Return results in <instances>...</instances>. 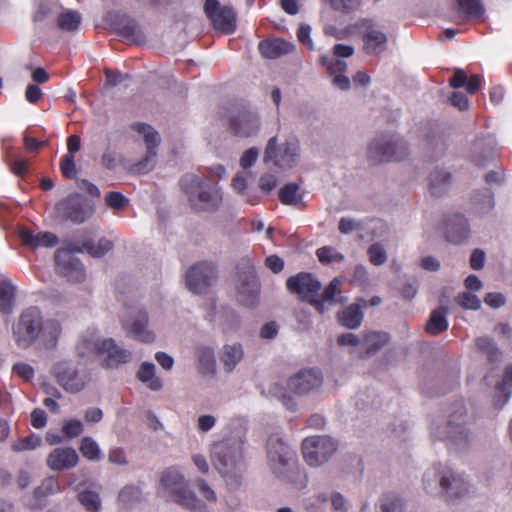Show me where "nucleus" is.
Here are the masks:
<instances>
[{
	"label": "nucleus",
	"instance_id": "1",
	"mask_svg": "<svg viewBox=\"0 0 512 512\" xmlns=\"http://www.w3.org/2000/svg\"><path fill=\"white\" fill-rule=\"evenodd\" d=\"M57 320H44L42 312L35 306L24 309L12 325V338L21 349L30 348L36 341L47 349L54 348L61 335Z\"/></svg>",
	"mask_w": 512,
	"mask_h": 512
},
{
	"label": "nucleus",
	"instance_id": "15",
	"mask_svg": "<svg viewBox=\"0 0 512 512\" xmlns=\"http://www.w3.org/2000/svg\"><path fill=\"white\" fill-rule=\"evenodd\" d=\"M135 129L144 136V141L147 147L145 157L131 166L130 172L133 174H146L151 171L156 163V148L159 145L160 139L158 133L149 125L138 123Z\"/></svg>",
	"mask_w": 512,
	"mask_h": 512
},
{
	"label": "nucleus",
	"instance_id": "59",
	"mask_svg": "<svg viewBox=\"0 0 512 512\" xmlns=\"http://www.w3.org/2000/svg\"><path fill=\"white\" fill-rule=\"evenodd\" d=\"M13 372L19 377L29 381L34 377V369L32 366L26 363H16L13 366Z\"/></svg>",
	"mask_w": 512,
	"mask_h": 512
},
{
	"label": "nucleus",
	"instance_id": "34",
	"mask_svg": "<svg viewBox=\"0 0 512 512\" xmlns=\"http://www.w3.org/2000/svg\"><path fill=\"white\" fill-rule=\"evenodd\" d=\"M447 309L440 307L434 310L426 324V331L431 335H438L448 328V322L446 319Z\"/></svg>",
	"mask_w": 512,
	"mask_h": 512
},
{
	"label": "nucleus",
	"instance_id": "22",
	"mask_svg": "<svg viewBox=\"0 0 512 512\" xmlns=\"http://www.w3.org/2000/svg\"><path fill=\"white\" fill-rule=\"evenodd\" d=\"M78 461L79 456L74 448L58 447L49 453L46 463L51 470L62 471L74 468Z\"/></svg>",
	"mask_w": 512,
	"mask_h": 512
},
{
	"label": "nucleus",
	"instance_id": "2",
	"mask_svg": "<svg viewBox=\"0 0 512 512\" xmlns=\"http://www.w3.org/2000/svg\"><path fill=\"white\" fill-rule=\"evenodd\" d=\"M210 458L214 468L230 488L236 489L241 485L244 461L242 447L237 441L215 442L210 449Z\"/></svg>",
	"mask_w": 512,
	"mask_h": 512
},
{
	"label": "nucleus",
	"instance_id": "50",
	"mask_svg": "<svg viewBox=\"0 0 512 512\" xmlns=\"http://www.w3.org/2000/svg\"><path fill=\"white\" fill-rule=\"evenodd\" d=\"M369 260L373 265L379 266L386 262L387 254L379 243L372 244L368 249Z\"/></svg>",
	"mask_w": 512,
	"mask_h": 512
},
{
	"label": "nucleus",
	"instance_id": "62",
	"mask_svg": "<svg viewBox=\"0 0 512 512\" xmlns=\"http://www.w3.org/2000/svg\"><path fill=\"white\" fill-rule=\"evenodd\" d=\"M360 223L356 222L352 218L343 217L339 221L338 229L342 234H349L354 230L360 229Z\"/></svg>",
	"mask_w": 512,
	"mask_h": 512
},
{
	"label": "nucleus",
	"instance_id": "12",
	"mask_svg": "<svg viewBox=\"0 0 512 512\" xmlns=\"http://www.w3.org/2000/svg\"><path fill=\"white\" fill-rule=\"evenodd\" d=\"M52 372L58 384L70 393L80 392L90 381L89 374L85 369H80L67 361L56 363Z\"/></svg>",
	"mask_w": 512,
	"mask_h": 512
},
{
	"label": "nucleus",
	"instance_id": "58",
	"mask_svg": "<svg viewBox=\"0 0 512 512\" xmlns=\"http://www.w3.org/2000/svg\"><path fill=\"white\" fill-rule=\"evenodd\" d=\"M196 486L202 496L209 502L215 503L217 501V495L215 491L206 483L203 479L196 481Z\"/></svg>",
	"mask_w": 512,
	"mask_h": 512
},
{
	"label": "nucleus",
	"instance_id": "9",
	"mask_svg": "<svg viewBox=\"0 0 512 512\" xmlns=\"http://www.w3.org/2000/svg\"><path fill=\"white\" fill-rule=\"evenodd\" d=\"M438 477L441 490L450 500L462 498L469 493L470 486L467 481L449 469L441 472L440 476L435 469L427 471L423 477L425 489L430 490Z\"/></svg>",
	"mask_w": 512,
	"mask_h": 512
},
{
	"label": "nucleus",
	"instance_id": "43",
	"mask_svg": "<svg viewBox=\"0 0 512 512\" xmlns=\"http://www.w3.org/2000/svg\"><path fill=\"white\" fill-rule=\"evenodd\" d=\"M388 335L382 332H369L364 337L367 353H374L388 342Z\"/></svg>",
	"mask_w": 512,
	"mask_h": 512
},
{
	"label": "nucleus",
	"instance_id": "30",
	"mask_svg": "<svg viewBox=\"0 0 512 512\" xmlns=\"http://www.w3.org/2000/svg\"><path fill=\"white\" fill-rule=\"evenodd\" d=\"M155 372L156 367L152 362H143L136 373V377L149 389L159 391L162 388V381L155 375Z\"/></svg>",
	"mask_w": 512,
	"mask_h": 512
},
{
	"label": "nucleus",
	"instance_id": "7",
	"mask_svg": "<svg viewBox=\"0 0 512 512\" xmlns=\"http://www.w3.org/2000/svg\"><path fill=\"white\" fill-rule=\"evenodd\" d=\"M235 278L236 297L239 303L253 307L258 303L260 283L257 278L254 264L248 257L241 258L236 266Z\"/></svg>",
	"mask_w": 512,
	"mask_h": 512
},
{
	"label": "nucleus",
	"instance_id": "14",
	"mask_svg": "<svg viewBox=\"0 0 512 512\" xmlns=\"http://www.w3.org/2000/svg\"><path fill=\"white\" fill-rule=\"evenodd\" d=\"M204 12L215 30L224 34L235 31L236 13L231 7L220 5L218 0H206Z\"/></svg>",
	"mask_w": 512,
	"mask_h": 512
},
{
	"label": "nucleus",
	"instance_id": "48",
	"mask_svg": "<svg viewBox=\"0 0 512 512\" xmlns=\"http://www.w3.org/2000/svg\"><path fill=\"white\" fill-rule=\"evenodd\" d=\"M41 438L37 435H29L12 443V450L15 452L34 450L41 445Z\"/></svg>",
	"mask_w": 512,
	"mask_h": 512
},
{
	"label": "nucleus",
	"instance_id": "49",
	"mask_svg": "<svg viewBox=\"0 0 512 512\" xmlns=\"http://www.w3.org/2000/svg\"><path fill=\"white\" fill-rule=\"evenodd\" d=\"M320 63L327 69L329 74H343L347 70V64L345 61L334 59L329 56H322Z\"/></svg>",
	"mask_w": 512,
	"mask_h": 512
},
{
	"label": "nucleus",
	"instance_id": "46",
	"mask_svg": "<svg viewBox=\"0 0 512 512\" xmlns=\"http://www.w3.org/2000/svg\"><path fill=\"white\" fill-rule=\"evenodd\" d=\"M404 506V500L400 496L387 494L381 499L380 509L382 512H402Z\"/></svg>",
	"mask_w": 512,
	"mask_h": 512
},
{
	"label": "nucleus",
	"instance_id": "52",
	"mask_svg": "<svg viewBox=\"0 0 512 512\" xmlns=\"http://www.w3.org/2000/svg\"><path fill=\"white\" fill-rule=\"evenodd\" d=\"M105 202L112 209H122L128 204L129 200L122 193L111 191L106 194Z\"/></svg>",
	"mask_w": 512,
	"mask_h": 512
},
{
	"label": "nucleus",
	"instance_id": "57",
	"mask_svg": "<svg viewBox=\"0 0 512 512\" xmlns=\"http://www.w3.org/2000/svg\"><path fill=\"white\" fill-rule=\"evenodd\" d=\"M311 27L307 24L300 25L297 31L298 40L303 43L308 49L313 50L314 44L310 37Z\"/></svg>",
	"mask_w": 512,
	"mask_h": 512
},
{
	"label": "nucleus",
	"instance_id": "3",
	"mask_svg": "<svg viewBox=\"0 0 512 512\" xmlns=\"http://www.w3.org/2000/svg\"><path fill=\"white\" fill-rule=\"evenodd\" d=\"M180 186L188 195L189 202L195 211L214 212L222 203L220 188L197 175H184L180 180Z\"/></svg>",
	"mask_w": 512,
	"mask_h": 512
},
{
	"label": "nucleus",
	"instance_id": "28",
	"mask_svg": "<svg viewBox=\"0 0 512 512\" xmlns=\"http://www.w3.org/2000/svg\"><path fill=\"white\" fill-rule=\"evenodd\" d=\"M339 323L347 329H357L363 320V312L358 303H353L337 315Z\"/></svg>",
	"mask_w": 512,
	"mask_h": 512
},
{
	"label": "nucleus",
	"instance_id": "26",
	"mask_svg": "<svg viewBox=\"0 0 512 512\" xmlns=\"http://www.w3.org/2000/svg\"><path fill=\"white\" fill-rule=\"evenodd\" d=\"M469 236L467 219L462 215H455L447 222L446 237L448 241L456 244L464 242Z\"/></svg>",
	"mask_w": 512,
	"mask_h": 512
},
{
	"label": "nucleus",
	"instance_id": "35",
	"mask_svg": "<svg viewBox=\"0 0 512 512\" xmlns=\"http://www.w3.org/2000/svg\"><path fill=\"white\" fill-rule=\"evenodd\" d=\"M199 370L202 374L213 375L216 371V359L212 348L201 346L197 349Z\"/></svg>",
	"mask_w": 512,
	"mask_h": 512
},
{
	"label": "nucleus",
	"instance_id": "41",
	"mask_svg": "<svg viewBox=\"0 0 512 512\" xmlns=\"http://www.w3.org/2000/svg\"><path fill=\"white\" fill-rule=\"evenodd\" d=\"M79 450L81 454L91 461H97L101 458V450L99 445L92 437H83Z\"/></svg>",
	"mask_w": 512,
	"mask_h": 512
},
{
	"label": "nucleus",
	"instance_id": "4",
	"mask_svg": "<svg viewBox=\"0 0 512 512\" xmlns=\"http://www.w3.org/2000/svg\"><path fill=\"white\" fill-rule=\"evenodd\" d=\"M160 489L187 509L194 512H205L206 510V506L189 489L184 475L176 467H169L163 471L160 478Z\"/></svg>",
	"mask_w": 512,
	"mask_h": 512
},
{
	"label": "nucleus",
	"instance_id": "56",
	"mask_svg": "<svg viewBox=\"0 0 512 512\" xmlns=\"http://www.w3.org/2000/svg\"><path fill=\"white\" fill-rule=\"evenodd\" d=\"M258 156H259V151L257 148H255V147L249 148L242 154V156L240 158L241 167L243 169H248V168L252 167L256 163Z\"/></svg>",
	"mask_w": 512,
	"mask_h": 512
},
{
	"label": "nucleus",
	"instance_id": "37",
	"mask_svg": "<svg viewBox=\"0 0 512 512\" xmlns=\"http://www.w3.org/2000/svg\"><path fill=\"white\" fill-rule=\"evenodd\" d=\"M82 21L80 13L72 10H65L57 17V27L64 32H75Z\"/></svg>",
	"mask_w": 512,
	"mask_h": 512
},
{
	"label": "nucleus",
	"instance_id": "45",
	"mask_svg": "<svg viewBox=\"0 0 512 512\" xmlns=\"http://www.w3.org/2000/svg\"><path fill=\"white\" fill-rule=\"evenodd\" d=\"M316 256L322 264L339 263L344 260V255L331 246H324L317 249Z\"/></svg>",
	"mask_w": 512,
	"mask_h": 512
},
{
	"label": "nucleus",
	"instance_id": "60",
	"mask_svg": "<svg viewBox=\"0 0 512 512\" xmlns=\"http://www.w3.org/2000/svg\"><path fill=\"white\" fill-rule=\"evenodd\" d=\"M258 186L261 191L269 193L277 186V178L272 174H263L259 178Z\"/></svg>",
	"mask_w": 512,
	"mask_h": 512
},
{
	"label": "nucleus",
	"instance_id": "39",
	"mask_svg": "<svg viewBox=\"0 0 512 512\" xmlns=\"http://www.w3.org/2000/svg\"><path fill=\"white\" fill-rule=\"evenodd\" d=\"M472 202L475 206V210L479 214H484L489 212L494 207V199L491 191L487 188L483 189L480 192H477L473 198Z\"/></svg>",
	"mask_w": 512,
	"mask_h": 512
},
{
	"label": "nucleus",
	"instance_id": "63",
	"mask_svg": "<svg viewBox=\"0 0 512 512\" xmlns=\"http://www.w3.org/2000/svg\"><path fill=\"white\" fill-rule=\"evenodd\" d=\"M139 495V490L133 486L124 487L119 493V500L125 504L132 502L134 499H137Z\"/></svg>",
	"mask_w": 512,
	"mask_h": 512
},
{
	"label": "nucleus",
	"instance_id": "13",
	"mask_svg": "<svg viewBox=\"0 0 512 512\" xmlns=\"http://www.w3.org/2000/svg\"><path fill=\"white\" fill-rule=\"evenodd\" d=\"M299 158V145L296 141L285 142L281 147L277 148V137L269 139L265 152L264 162H274V165L279 168L292 167Z\"/></svg>",
	"mask_w": 512,
	"mask_h": 512
},
{
	"label": "nucleus",
	"instance_id": "23",
	"mask_svg": "<svg viewBox=\"0 0 512 512\" xmlns=\"http://www.w3.org/2000/svg\"><path fill=\"white\" fill-rule=\"evenodd\" d=\"M445 438L457 446H464L468 443L469 431L466 428V414L463 411L450 415Z\"/></svg>",
	"mask_w": 512,
	"mask_h": 512
},
{
	"label": "nucleus",
	"instance_id": "6",
	"mask_svg": "<svg viewBox=\"0 0 512 512\" xmlns=\"http://www.w3.org/2000/svg\"><path fill=\"white\" fill-rule=\"evenodd\" d=\"M408 155V145L399 135H380L368 145L367 157L374 163L400 161Z\"/></svg>",
	"mask_w": 512,
	"mask_h": 512
},
{
	"label": "nucleus",
	"instance_id": "33",
	"mask_svg": "<svg viewBox=\"0 0 512 512\" xmlns=\"http://www.w3.org/2000/svg\"><path fill=\"white\" fill-rule=\"evenodd\" d=\"M58 210L63 216L74 223H83L86 219L80 204L74 199H66L58 204Z\"/></svg>",
	"mask_w": 512,
	"mask_h": 512
},
{
	"label": "nucleus",
	"instance_id": "31",
	"mask_svg": "<svg viewBox=\"0 0 512 512\" xmlns=\"http://www.w3.org/2000/svg\"><path fill=\"white\" fill-rule=\"evenodd\" d=\"M244 352L240 344L224 345L220 354V360L223 362L226 371L231 372L242 360Z\"/></svg>",
	"mask_w": 512,
	"mask_h": 512
},
{
	"label": "nucleus",
	"instance_id": "8",
	"mask_svg": "<svg viewBox=\"0 0 512 512\" xmlns=\"http://www.w3.org/2000/svg\"><path fill=\"white\" fill-rule=\"evenodd\" d=\"M286 288L291 294L297 295L300 300L312 305L318 313H325L326 308L322 305V301L317 300L321 282L313 274L299 272L290 276L286 281Z\"/></svg>",
	"mask_w": 512,
	"mask_h": 512
},
{
	"label": "nucleus",
	"instance_id": "53",
	"mask_svg": "<svg viewBox=\"0 0 512 512\" xmlns=\"http://www.w3.org/2000/svg\"><path fill=\"white\" fill-rule=\"evenodd\" d=\"M333 9L350 13L357 10L361 5V0H329Z\"/></svg>",
	"mask_w": 512,
	"mask_h": 512
},
{
	"label": "nucleus",
	"instance_id": "21",
	"mask_svg": "<svg viewBox=\"0 0 512 512\" xmlns=\"http://www.w3.org/2000/svg\"><path fill=\"white\" fill-rule=\"evenodd\" d=\"M361 27L364 29L363 42L366 53L378 55L386 50L387 36L384 32L375 29L371 20H363Z\"/></svg>",
	"mask_w": 512,
	"mask_h": 512
},
{
	"label": "nucleus",
	"instance_id": "27",
	"mask_svg": "<svg viewBox=\"0 0 512 512\" xmlns=\"http://www.w3.org/2000/svg\"><path fill=\"white\" fill-rule=\"evenodd\" d=\"M116 29L118 34L129 43L141 45L146 42L144 33L132 19H123Z\"/></svg>",
	"mask_w": 512,
	"mask_h": 512
},
{
	"label": "nucleus",
	"instance_id": "55",
	"mask_svg": "<svg viewBox=\"0 0 512 512\" xmlns=\"http://www.w3.org/2000/svg\"><path fill=\"white\" fill-rule=\"evenodd\" d=\"M62 432L68 438H75L83 432V425L80 420L72 419L63 425Z\"/></svg>",
	"mask_w": 512,
	"mask_h": 512
},
{
	"label": "nucleus",
	"instance_id": "54",
	"mask_svg": "<svg viewBox=\"0 0 512 512\" xmlns=\"http://www.w3.org/2000/svg\"><path fill=\"white\" fill-rule=\"evenodd\" d=\"M457 302L465 309L477 310L481 302L478 297L470 292H464L458 295Z\"/></svg>",
	"mask_w": 512,
	"mask_h": 512
},
{
	"label": "nucleus",
	"instance_id": "18",
	"mask_svg": "<svg viewBox=\"0 0 512 512\" xmlns=\"http://www.w3.org/2000/svg\"><path fill=\"white\" fill-rule=\"evenodd\" d=\"M72 245L67 250H58L55 256L56 269L59 274L71 282H83L85 270L82 263L73 255Z\"/></svg>",
	"mask_w": 512,
	"mask_h": 512
},
{
	"label": "nucleus",
	"instance_id": "51",
	"mask_svg": "<svg viewBox=\"0 0 512 512\" xmlns=\"http://www.w3.org/2000/svg\"><path fill=\"white\" fill-rule=\"evenodd\" d=\"M60 169L64 177L73 179L76 177L77 169L72 154H65L60 162Z\"/></svg>",
	"mask_w": 512,
	"mask_h": 512
},
{
	"label": "nucleus",
	"instance_id": "38",
	"mask_svg": "<svg viewBox=\"0 0 512 512\" xmlns=\"http://www.w3.org/2000/svg\"><path fill=\"white\" fill-rule=\"evenodd\" d=\"M457 11L469 18H481L484 8L479 0H456Z\"/></svg>",
	"mask_w": 512,
	"mask_h": 512
},
{
	"label": "nucleus",
	"instance_id": "36",
	"mask_svg": "<svg viewBox=\"0 0 512 512\" xmlns=\"http://www.w3.org/2000/svg\"><path fill=\"white\" fill-rule=\"evenodd\" d=\"M342 281L339 278H333L330 283L325 287L320 296L317 295V300L322 301V305L326 308L325 304L335 305L342 303L344 299L340 296L339 287Z\"/></svg>",
	"mask_w": 512,
	"mask_h": 512
},
{
	"label": "nucleus",
	"instance_id": "20",
	"mask_svg": "<svg viewBox=\"0 0 512 512\" xmlns=\"http://www.w3.org/2000/svg\"><path fill=\"white\" fill-rule=\"evenodd\" d=\"M323 384L322 373L316 369H304L291 376L287 381L290 392L303 396L319 389Z\"/></svg>",
	"mask_w": 512,
	"mask_h": 512
},
{
	"label": "nucleus",
	"instance_id": "64",
	"mask_svg": "<svg viewBox=\"0 0 512 512\" xmlns=\"http://www.w3.org/2000/svg\"><path fill=\"white\" fill-rule=\"evenodd\" d=\"M265 266L273 273H279L284 268V261L277 255H270L265 259Z\"/></svg>",
	"mask_w": 512,
	"mask_h": 512
},
{
	"label": "nucleus",
	"instance_id": "17",
	"mask_svg": "<svg viewBox=\"0 0 512 512\" xmlns=\"http://www.w3.org/2000/svg\"><path fill=\"white\" fill-rule=\"evenodd\" d=\"M94 348L103 357V366L106 368H117L132 359L131 351L118 346L111 338L98 340Z\"/></svg>",
	"mask_w": 512,
	"mask_h": 512
},
{
	"label": "nucleus",
	"instance_id": "32",
	"mask_svg": "<svg viewBox=\"0 0 512 512\" xmlns=\"http://www.w3.org/2000/svg\"><path fill=\"white\" fill-rule=\"evenodd\" d=\"M16 288L9 279L0 280V312L10 314L15 303Z\"/></svg>",
	"mask_w": 512,
	"mask_h": 512
},
{
	"label": "nucleus",
	"instance_id": "10",
	"mask_svg": "<svg viewBox=\"0 0 512 512\" xmlns=\"http://www.w3.org/2000/svg\"><path fill=\"white\" fill-rule=\"evenodd\" d=\"M337 447V442L326 435L307 437L302 443L304 459L312 467L326 463L336 452Z\"/></svg>",
	"mask_w": 512,
	"mask_h": 512
},
{
	"label": "nucleus",
	"instance_id": "11",
	"mask_svg": "<svg viewBox=\"0 0 512 512\" xmlns=\"http://www.w3.org/2000/svg\"><path fill=\"white\" fill-rule=\"evenodd\" d=\"M227 130L236 137L255 135L260 128L258 115L247 107H234L227 115Z\"/></svg>",
	"mask_w": 512,
	"mask_h": 512
},
{
	"label": "nucleus",
	"instance_id": "61",
	"mask_svg": "<svg viewBox=\"0 0 512 512\" xmlns=\"http://www.w3.org/2000/svg\"><path fill=\"white\" fill-rule=\"evenodd\" d=\"M105 77H106V84L114 87L119 84H121L125 79L128 78V75H124L118 71H114L111 69H105Z\"/></svg>",
	"mask_w": 512,
	"mask_h": 512
},
{
	"label": "nucleus",
	"instance_id": "16",
	"mask_svg": "<svg viewBox=\"0 0 512 512\" xmlns=\"http://www.w3.org/2000/svg\"><path fill=\"white\" fill-rule=\"evenodd\" d=\"M186 285L196 294L203 293L216 279L215 266L210 262H199L186 272Z\"/></svg>",
	"mask_w": 512,
	"mask_h": 512
},
{
	"label": "nucleus",
	"instance_id": "29",
	"mask_svg": "<svg viewBox=\"0 0 512 512\" xmlns=\"http://www.w3.org/2000/svg\"><path fill=\"white\" fill-rule=\"evenodd\" d=\"M112 248V242L106 238H101L97 243L92 240H85L80 246L72 244V250L76 252H86L92 257H102Z\"/></svg>",
	"mask_w": 512,
	"mask_h": 512
},
{
	"label": "nucleus",
	"instance_id": "47",
	"mask_svg": "<svg viewBox=\"0 0 512 512\" xmlns=\"http://www.w3.org/2000/svg\"><path fill=\"white\" fill-rule=\"evenodd\" d=\"M476 345L479 350L486 353L488 359L493 362L500 358L501 352L496 347L492 339L488 337H480L476 340Z\"/></svg>",
	"mask_w": 512,
	"mask_h": 512
},
{
	"label": "nucleus",
	"instance_id": "19",
	"mask_svg": "<svg viewBox=\"0 0 512 512\" xmlns=\"http://www.w3.org/2000/svg\"><path fill=\"white\" fill-rule=\"evenodd\" d=\"M148 315L142 309H133L123 319V328L136 340L151 343L155 340L154 333L147 328Z\"/></svg>",
	"mask_w": 512,
	"mask_h": 512
},
{
	"label": "nucleus",
	"instance_id": "42",
	"mask_svg": "<svg viewBox=\"0 0 512 512\" xmlns=\"http://www.w3.org/2000/svg\"><path fill=\"white\" fill-rule=\"evenodd\" d=\"M78 500L88 512L100 511L101 499L97 492L85 490L78 494Z\"/></svg>",
	"mask_w": 512,
	"mask_h": 512
},
{
	"label": "nucleus",
	"instance_id": "44",
	"mask_svg": "<svg viewBox=\"0 0 512 512\" xmlns=\"http://www.w3.org/2000/svg\"><path fill=\"white\" fill-rule=\"evenodd\" d=\"M299 186L294 183H289L283 186L278 193L280 201L285 205H298L301 202V197L298 196Z\"/></svg>",
	"mask_w": 512,
	"mask_h": 512
},
{
	"label": "nucleus",
	"instance_id": "5",
	"mask_svg": "<svg viewBox=\"0 0 512 512\" xmlns=\"http://www.w3.org/2000/svg\"><path fill=\"white\" fill-rule=\"evenodd\" d=\"M267 458L272 472L280 479L297 483L301 471L295 462V454L278 436L267 441Z\"/></svg>",
	"mask_w": 512,
	"mask_h": 512
},
{
	"label": "nucleus",
	"instance_id": "40",
	"mask_svg": "<svg viewBox=\"0 0 512 512\" xmlns=\"http://www.w3.org/2000/svg\"><path fill=\"white\" fill-rule=\"evenodd\" d=\"M450 183V174L442 169H436L430 173L429 186L433 194H440Z\"/></svg>",
	"mask_w": 512,
	"mask_h": 512
},
{
	"label": "nucleus",
	"instance_id": "24",
	"mask_svg": "<svg viewBox=\"0 0 512 512\" xmlns=\"http://www.w3.org/2000/svg\"><path fill=\"white\" fill-rule=\"evenodd\" d=\"M20 239L22 243L32 249L39 247H54L58 243V238L51 232L34 233L29 229L20 231Z\"/></svg>",
	"mask_w": 512,
	"mask_h": 512
},
{
	"label": "nucleus",
	"instance_id": "25",
	"mask_svg": "<svg viewBox=\"0 0 512 512\" xmlns=\"http://www.w3.org/2000/svg\"><path fill=\"white\" fill-rule=\"evenodd\" d=\"M295 46L284 39L276 38L265 40L259 43V51L262 56L268 59H276L293 52Z\"/></svg>",
	"mask_w": 512,
	"mask_h": 512
}]
</instances>
